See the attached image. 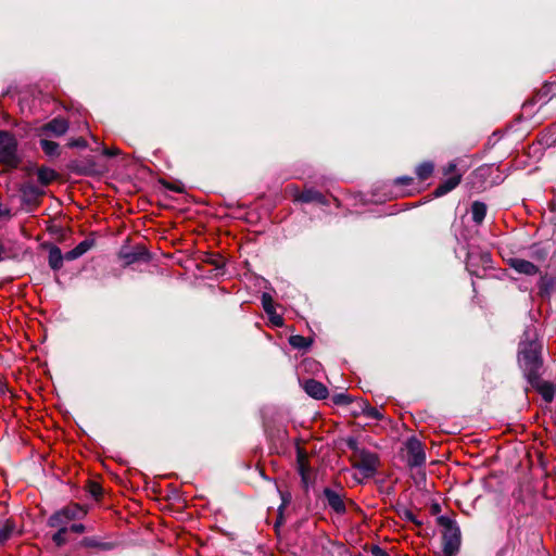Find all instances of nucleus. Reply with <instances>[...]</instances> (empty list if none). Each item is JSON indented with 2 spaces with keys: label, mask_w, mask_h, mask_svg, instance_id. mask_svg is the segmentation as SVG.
<instances>
[{
  "label": "nucleus",
  "mask_w": 556,
  "mask_h": 556,
  "mask_svg": "<svg viewBox=\"0 0 556 556\" xmlns=\"http://www.w3.org/2000/svg\"><path fill=\"white\" fill-rule=\"evenodd\" d=\"M517 364L525 379L543 374L542 343L528 329L518 343Z\"/></svg>",
  "instance_id": "nucleus-1"
},
{
  "label": "nucleus",
  "mask_w": 556,
  "mask_h": 556,
  "mask_svg": "<svg viewBox=\"0 0 556 556\" xmlns=\"http://www.w3.org/2000/svg\"><path fill=\"white\" fill-rule=\"evenodd\" d=\"M21 163L16 136L9 130H0V165L4 166L2 172L15 169Z\"/></svg>",
  "instance_id": "nucleus-2"
},
{
  "label": "nucleus",
  "mask_w": 556,
  "mask_h": 556,
  "mask_svg": "<svg viewBox=\"0 0 556 556\" xmlns=\"http://www.w3.org/2000/svg\"><path fill=\"white\" fill-rule=\"evenodd\" d=\"M437 522L444 529L442 531L443 551H453L454 553H459L462 533L457 522L454 519L443 515L437 518Z\"/></svg>",
  "instance_id": "nucleus-3"
},
{
  "label": "nucleus",
  "mask_w": 556,
  "mask_h": 556,
  "mask_svg": "<svg viewBox=\"0 0 556 556\" xmlns=\"http://www.w3.org/2000/svg\"><path fill=\"white\" fill-rule=\"evenodd\" d=\"M65 166L68 172L79 176H94L101 173V169L92 154L72 159Z\"/></svg>",
  "instance_id": "nucleus-4"
},
{
  "label": "nucleus",
  "mask_w": 556,
  "mask_h": 556,
  "mask_svg": "<svg viewBox=\"0 0 556 556\" xmlns=\"http://www.w3.org/2000/svg\"><path fill=\"white\" fill-rule=\"evenodd\" d=\"M407 453L406 466L410 468L422 467L426 464L427 455L424 443L415 435L407 438L405 442Z\"/></svg>",
  "instance_id": "nucleus-5"
},
{
  "label": "nucleus",
  "mask_w": 556,
  "mask_h": 556,
  "mask_svg": "<svg viewBox=\"0 0 556 556\" xmlns=\"http://www.w3.org/2000/svg\"><path fill=\"white\" fill-rule=\"evenodd\" d=\"M353 467L358 469L365 478H372L380 466L379 455L365 448L358 456L354 457Z\"/></svg>",
  "instance_id": "nucleus-6"
},
{
  "label": "nucleus",
  "mask_w": 556,
  "mask_h": 556,
  "mask_svg": "<svg viewBox=\"0 0 556 556\" xmlns=\"http://www.w3.org/2000/svg\"><path fill=\"white\" fill-rule=\"evenodd\" d=\"M22 204L27 212H34L41 204V198L46 194L43 189L38 188L34 182H25L20 186Z\"/></svg>",
  "instance_id": "nucleus-7"
},
{
  "label": "nucleus",
  "mask_w": 556,
  "mask_h": 556,
  "mask_svg": "<svg viewBox=\"0 0 556 556\" xmlns=\"http://www.w3.org/2000/svg\"><path fill=\"white\" fill-rule=\"evenodd\" d=\"M529 387L538 392L545 403H553L556 396V383L542 379V374L525 379Z\"/></svg>",
  "instance_id": "nucleus-8"
},
{
  "label": "nucleus",
  "mask_w": 556,
  "mask_h": 556,
  "mask_svg": "<svg viewBox=\"0 0 556 556\" xmlns=\"http://www.w3.org/2000/svg\"><path fill=\"white\" fill-rule=\"evenodd\" d=\"M466 269L470 276L481 278L479 267L482 269L492 267V256L489 252H467L466 254Z\"/></svg>",
  "instance_id": "nucleus-9"
},
{
  "label": "nucleus",
  "mask_w": 556,
  "mask_h": 556,
  "mask_svg": "<svg viewBox=\"0 0 556 556\" xmlns=\"http://www.w3.org/2000/svg\"><path fill=\"white\" fill-rule=\"evenodd\" d=\"M118 257L124 261L125 265H131L137 262H149L151 253L142 244H136L135 247L124 244L118 252Z\"/></svg>",
  "instance_id": "nucleus-10"
},
{
  "label": "nucleus",
  "mask_w": 556,
  "mask_h": 556,
  "mask_svg": "<svg viewBox=\"0 0 556 556\" xmlns=\"http://www.w3.org/2000/svg\"><path fill=\"white\" fill-rule=\"evenodd\" d=\"M68 130V122L66 118L58 116L41 125L37 129L38 137H48L50 135L54 137H62Z\"/></svg>",
  "instance_id": "nucleus-11"
},
{
  "label": "nucleus",
  "mask_w": 556,
  "mask_h": 556,
  "mask_svg": "<svg viewBox=\"0 0 556 556\" xmlns=\"http://www.w3.org/2000/svg\"><path fill=\"white\" fill-rule=\"evenodd\" d=\"M261 303L269 323L274 327H282L285 325V319L281 315H278L277 311L275 309V301L268 292L262 293Z\"/></svg>",
  "instance_id": "nucleus-12"
},
{
  "label": "nucleus",
  "mask_w": 556,
  "mask_h": 556,
  "mask_svg": "<svg viewBox=\"0 0 556 556\" xmlns=\"http://www.w3.org/2000/svg\"><path fill=\"white\" fill-rule=\"evenodd\" d=\"M115 547V543L104 542L100 536H86L74 546V549L113 551Z\"/></svg>",
  "instance_id": "nucleus-13"
},
{
  "label": "nucleus",
  "mask_w": 556,
  "mask_h": 556,
  "mask_svg": "<svg viewBox=\"0 0 556 556\" xmlns=\"http://www.w3.org/2000/svg\"><path fill=\"white\" fill-rule=\"evenodd\" d=\"M323 494L327 500L328 506L336 514L344 515L346 513V504L344 503V497L341 494L332 489H329V486H326L323 490Z\"/></svg>",
  "instance_id": "nucleus-14"
},
{
  "label": "nucleus",
  "mask_w": 556,
  "mask_h": 556,
  "mask_svg": "<svg viewBox=\"0 0 556 556\" xmlns=\"http://www.w3.org/2000/svg\"><path fill=\"white\" fill-rule=\"evenodd\" d=\"M41 247L48 250V265L53 270L56 271L62 268L63 261L65 260L64 254H62L61 249L51 243L43 242Z\"/></svg>",
  "instance_id": "nucleus-15"
},
{
  "label": "nucleus",
  "mask_w": 556,
  "mask_h": 556,
  "mask_svg": "<svg viewBox=\"0 0 556 556\" xmlns=\"http://www.w3.org/2000/svg\"><path fill=\"white\" fill-rule=\"evenodd\" d=\"M303 389L306 392V394L314 400H325L328 396V390L327 387L313 378H309L304 381Z\"/></svg>",
  "instance_id": "nucleus-16"
},
{
  "label": "nucleus",
  "mask_w": 556,
  "mask_h": 556,
  "mask_svg": "<svg viewBox=\"0 0 556 556\" xmlns=\"http://www.w3.org/2000/svg\"><path fill=\"white\" fill-rule=\"evenodd\" d=\"M96 244L93 238H86L79 242L73 250L67 251L64 254L65 261H75L86 254Z\"/></svg>",
  "instance_id": "nucleus-17"
},
{
  "label": "nucleus",
  "mask_w": 556,
  "mask_h": 556,
  "mask_svg": "<svg viewBox=\"0 0 556 556\" xmlns=\"http://www.w3.org/2000/svg\"><path fill=\"white\" fill-rule=\"evenodd\" d=\"M462 181V174L457 173L443 180L433 191L435 198H441L454 190Z\"/></svg>",
  "instance_id": "nucleus-18"
},
{
  "label": "nucleus",
  "mask_w": 556,
  "mask_h": 556,
  "mask_svg": "<svg viewBox=\"0 0 556 556\" xmlns=\"http://www.w3.org/2000/svg\"><path fill=\"white\" fill-rule=\"evenodd\" d=\"M508 264L518 274L533 276L539 273V268L534 264L522 258H510Z\"/></svg>",
  "instance_id": "nucleus-19"
},
{
  "label": "nucleus",
  "mask_w": 556,
  "mask_h": 556,
  "mask_svg": "<svg viewBox=\"0 0 556 556\" xmlns=\"http://www.w3.org/2000/svg\"><path fill=\"white\" fill-rule=\"evenodd\" d=\"M295 200L302 203H318L326 205L327 201L325 195L315 189H305L303 192L295 197Z\"/></svg>",
  "instance_id": "nucleus-20"
},
{
  "label": "nucleus",
  "mask_w": 556,
  "mask_h": 556,
  "mask_svg": "<svg viewBox=\"0 0 556 556\" xmlns=\"http://www.w3.org/2000/svg\"><path fill=\"white\" fill-rule=\"evenodd\" d=\"M60 511L67 522L81 519L87 515V510L84 509L79 504H68L62 507Z\"/></svg>",
  "instance_id": "nucleus-21"
},
{
  "label": "nucleus",
  "mask_w": 556,
  "mask_h": 556,
  "mask_svg": "<svg viewBox=\"0 0 556 556\" xmlns=\"http://www.w3.org/2000/svg\"><path fill=\"white\" fill-rule=\"evenodd\" d=\"M16 522L13 518H7L0 528V547L9 542L16 532Z\"/></svg>",
  "instance_id": "nucleus-22"
},
{
  "label": "nucleus",
  "mask_w": 556,
  "mask_h": 556,
  "mask_svg": "<svg viewBox=\"0 0 556 556\" xmlns=\"http://www.w3.org/2000/svg\"><path fill=\"white\" fill-rule=\"evenodd\" d=\"M539 295L548 296L556 291V279L552 276H541L538 282Z\"/></svg>",
  "instance_id": "nucleus-23"
},
{
  "label": "nucleus",
  "mask_w": 556,
  "mask_h": 556,
  "mask_svg": "<svg viewBox=\"0 0 556 556\" xmlns=\"http://www.w3.org/2000/svg\"><path fill=\"white\" fill-rule=\"evenodd\" d=\"M36 172H37L38 182L43 187L49 186L52 181L56 180L59 177V174L54 169L47 167V166H40L36 169Z\"/></svg>",
  "instance_id": "nucleus-24"
},
{
  "label": "nucleus",
  "mask_w": 556,
  "mask_h": 556,
  "mask_svg": "<svg viewBox=\"0 0 556 556\" xmlns=\"http://www.w3.org/2000/svg\"><path fill=\"white\" fill-rule=\"evenodd\" d=\"M470 213L472 223L482 224L485 220L488 206L483 202L475 201L471 204Z\"/></svg>",
  "instance_id": "nucleus-25"
},
{
  "label": "nucleus",
  "mask_w": 556,
  "mask_h": 556,
  "mask_svg": "<svg viewBox=\"0 0 556 556\" xmlns=\"http://www.w3.org/2000/svg\"><path fill=\"white\" fill-rule=\"evenodd\" d=\"M529 250L530 257L536 262H544L551 253V248L542 245L541 243H533Z\"/></svg>",
  "instance_id": "nucleus-26"
},
{
  "label": "nucleus",
  "mask_w": 556,
  "mask_h": 556,
  "mask_svg": "<svg viewBox=\"0 0 556 556\" xmlns=\"http://www.w3.org/2000/svg\"><path fill=\"white\" fill-rule=\"evenodd\" d=\"M313 342L314 340L312 338H306L300 334H294L289 338V344L293 349L299 351L308 350L312 346Z\"/></svg>",
  "instance_id": "nucleus-27"
},
{
  "label": "nucleus",
  "mask_w": 556,
  "mask_h": 556,
  "mask_svg": "<svg viewBox=\"0 0 556 556\" xmlns=\"http://www.w3.org/2000/svg\"><path fill=\"white\" fill-rule=\"evenodd\" d=\"M433 172L434 163L432 161H424L416 167V175L421 181L429 179Z\"/></svg>",
  "instance_id": "nucleus-28"
},
{
  "label": "nucleus",
  "mask_w": 556,
  "mask_h": 556,
  "mask_svg": "<svg viewBox=\"0 0 556 556\" xmlns=\"http://www.w3.org/2000/svg\"><path fill=\"white\" fill-rule=\"evenodd\" d=\"M39 144L41 150H43L45 155L51 157L61 155V149L56 142L48 139H40Z\"/></svg>",
  "instance_id": "nucleus-29"
},
{
  "label": "nucleus",
  "mask_w": 556,
  "mask_h": 556,
  "mask_svg": "<svg viewBox=\"0 0 556 556\" xmlns=\"http://www.w3.org/2000/svg\"><path fill=\"white\" fill-rule=\"evenodd\" d=\"M296 464L299 473L311 471L307 453L300 446L296 448Z\"/></svg>",
  "instance_id": "nucleus-30"
},
{
  "label": "nucleus",
  "mask_w": 556,
  "mask_h": 556,
  "mask_svg": "<svg viewBox=\"0 0 556 556\" xmlns=\"http://www.w3.org/2000/svg\"><path fill=\"white\" fill-rule=\"evenodd\" d=\"M395 511H396V515L401 519H404L406 521H410L414 525H416L417 527H421L422 526V522L420 520H418L416 515L414 513H412L410 509H408V508H406L404 506H400L399 505V506L395 507Z\"/></svg>",
  "instance_id": "nucleus-31"
},
{
  "label": "nucleus",
  "mask_w": 556,
  "mask_h": 556,
  "mask_svg": "<svg viewBox=\"0 0 556 556\" xmlns=\"http://www.w3.org/2000/svg\"><path fill=\"white\" fill-rule=\"evenodd\" d=\"M67 521L65 520L64 516H62L60 509L54 511L47 521V525L50 528H62L66 527Z\"/></svg>",
  "instance_id": "nucleus-32"
},
{
  "label": "nucleus",
  "mask_w": 556,
  "mask_h": 556,
  "mask_svg": "<svg viewBox=\"0 0 556 556\" xmlns=\"http://www.w3.org/2000/svg\"><path fill=\"white\" fill-rule=\"evenodd\" d=\"M361 404L366 409L365 416L367 418H372L374 420H381L383 418V415L376 407H372L367 400L361 399Z\"/></svg>",
  "instance_id": "nucleus-33"
},
{
  "label": "nucleus",
  "mask_w": 556,
  "mask_h": 556,
  "mask_svg": "<svg viewBox=\"0 0 556 556\" xmlns=\"http://www.w3.org/2000/svg\"><path fill=\"white\" fill-rule=\"evenodd\" d=\"M68 529L67 527H62L58 529V531L52 535V542L58 547H62L65 545L68 541L67 539Z\"/></svg>",
  "instance_id": "nucleus-34"
},
{
  "label": "nucleus",
  "mask_w": 556,
  "mask_h": 556,
  "mask_svg": "<svg viewBox=\"0 0 556 556\" xmlns=\"http://www.w3.org/2000/svg\"><path fill=\"white\" fill-rule=\"evenodd\" d=\"M331 402L336 406H348L353 404L354 400L348 393H337L331 396Z\"/></svg>",
  "instance_id": "nucleus-35"
},
{
  "label": "nucleus",
  "mask_w": 556,
  "mask_h": 556,
  "mask_svg": "<svg viewBox=\"0 0 556 556\" xmlns=\"http://www.w3.org/2000/svg\"><path fill=\"white\" fill-rule=\"evenodd\" d=\"M87 490L89 493L93 496L96 501H100L103 496V489L102 486L92 480H88L87 482Z\"/></svg>",
  "instance_id": "nucleus-36"
},
{
  "label": "nucleus",
  "mask_w": 556,
  "mask_h": 556,
  "mask_svg": "<svg viewBox=\"0 0 556 556\" xmlns=\"http://www.w3.org/2000/svg\"><path fill=\"white\" fill-rule=\"evenodd\" d=\"M345 445L353 452V456H358L365 448L359 447L358 440L355 437H349L345 439Z\"/></svg>",
  "instance_id": "nucleus-37"
},
{
  "label": "nucleus",
  "mask_w": 556,
  "mask_h": 556,
  "mask_svg": "<svg viewBox=\"0 0 556 556\" xmlns=\"http://www.w3.org/2000/svg\"><path fill=\"white\" fill-rule=\"evenodd\" d=\"M161 185L166 188L167 190L177 192V193H184L185 192V186L178 181V182H170L167 180L162 179Z\"/></svg>",
  "instance_id": "nucleus-38"
},
{
  "label": "nucleus",
  "mask_w": 556,
  "mask_h": 556,
  "mask_svg": "<svg viewBox=\"0 0 556 556\" xmlns=\"http://www.w3.org/2000/svg\"><path fill=\"white\" fill-rule=\"evenodd\" d=\"M278 493H280V497H281V504H280V506H278V510L285 511L287 506L292 501V494L290 491H283V490H278Z\"/></svg>",
  "instance_id": "nucleus-39"
},
{
  "label": "nucleus",
  "mask_w": 556,
  "mask_h": 556,
  "mask_svg": "<svg viewBox=\"0 0 556 556\" xmlns=\"http://www.w3.org/2000/svg\"><path fill=\"white\" fill-rule=\"evenodd\" d=\"M13 125L18 128L21 137H26L31 131V126L27 122L14 121Z\"/></svg>",
  "instance_id": "nucleus-40"
},
{
  "label": "nucleus",
  "mask_w": 556,
  "mask_h": 556,
  "mask_svg": "<svg viewBox=\"0 0 556 556\" xmlns=\"http://www.w3.org/2000/svg\"><path fill=\"white\" fill-rule=\"evenodd\" d=\"M67 148H72V149H87L88 148V142L85 138L80 137V138H77V139H72L67 142L66 144Z\"/></svg>",
  "instance_id": "nucleus-41"
},
{
  "label": "nucleus",
  "mask_w": 556,
  "mask_h": 556,
  "mask_svg": "<svg viewBox=\"0 0 556 556\" xmlns=\"http://www.w3.org/2000/svg\"><path fill=\"white\" fill-rule=\"evenodd\" d=\"M365 551H369L372 556H390L384 549H382L379 545L365 546Z\"/></svg>",
  "instance_id": "nucleus-42"
},
{
  "label": "nucleus",
  "mask_w": 556,
  "mask_h": 556,
  "mask_svg": "<svg viewBox=\"0 0 556 556\" xmlns=\"http://www.w3.org/2000/svg\"><path fill=\"white\" fill-rule=\"evenodd\" d=\"M414 182V178L410 176H401L395 179V184L399 186H409Z\"/></svg>",
  "instance_id": "nucleus-43"
},
{
  "label": "nucleus",
  "mask_w": 556,
  "mask_h": 556,
  "mask_svg": "<svg viewBox=\"0 0 556 556\" xmlns=\"http://www.w3.org/2000/svg\"><path fill=\"white\" fill-rule=\"evenodd\" d=\"M457 164L455 161L448 162L445 166L442 168L443 175H450L456 170Z\"/></svg>",
  "instance_id": "nucleus-44"
},
{
  "label": "nucleus",
  "mask_w": 556,
  "mask_h": 556,
  "mask_svg": "<svg viewBox=\"0 0 556 556\" xmlns=\"http://www.w3.org/2000/svg\"><path fill=\"white\" fill-rule=\"evenodd\" d=\"M68 532L74 533H84L86 531V527L83 523H74L73 526L68 527Z\"/></svg>",
  "instance_id": "nucleus-45"
},
{
  "label": "nucleus",
  "mask_w": 556,
  "mask_h": 556,
  "mask_svg": "<svg viewBox=\"0 0 556 556\" xmlns=\"http://www.w3.org/2000/svg\"><path fill=\"white\" fill-rule=\"evenodd\" d=\"M365 413H366V409L365 407L361 404V400H358L356 402V407L354 408L353 410V415L355 417H358L359 415H364L365 416Z\"/></svg>",
  "instance_id": "nucleus-46"
},
{
  "label": "nucleus",
  "mask_w": 556,
  "mask_h": 556,
  "mask_svg": "<svg viewBox=\"0 0 556 556\" xmlns=\"http://www.w3.org/2000/svg\"><path fill=\"white\" fill-rule=\"evenodd\" d=\"M299 475L301 477V482L303 484V488L305 490H307L308 483H309V471H305V472H302V473H299Z\"/></svg>",
  "instance_id": "nucleus-47"
},
{
  "label": "nucleus",
  "mask_w": 556,
  "mask_h": 556,
  "mask_svg": "<svg viewBox=\"0 0 556 556\" xmlns=\"http://www.w3.org/2000/svg\"><path fill=\"white\" fill-rule=\"evenodd\" d=\"M285 511H281L278 509V518H276V523H274V527L278 528L279 526L285 523Z\"/></svg>",
  "instance_id": "nucleus-48"
},
{
  "label": "nucleus",
  "mask_w": 556,
  "mask_h": 556,
  "mask_svg": "<svg viewBox=\"0 0 556 556\" xmlns=\"http://www.w3.org/2000/svg\"><path fill=\"white\" fill-rule=\"evenodd\" d=\"M10 256L8 255V249L5 248V245L2 243V251H0V262H3L5 261L7 258H9Z\"/></svg>",
  "instance_id": "nucleus-49"
},
{
  "label": "nucleus",
  "mask_w": 556,
  "mask_h": 556,
  "mask_svg": "<svg viewBox=\"0 0 556 556\" xmlns=\"http://www.w3.org/2000/svg\"><path fill=\"white\" fill-rule=\"evenodd\" d=\"M118 153H119L118 149H113V150L104 149L103 150V155H106V156H114V155H117Z\"/></svg>",
  "instance_id": "nucleus-50"
},
{
  "label": "nucleus",
  "mask_w": 556,
  "mask_h": 556,
  "mask_svg": "<svg viewBox=\"0 0 556 556\" xmlns=\"http://www.w3.org/2000/svg\"><path fill=\"white\" fill-rule=\"evenodd\" d=\"M12 216L11 214V210L9 208H3L0 210V218H10Z\"/></svg>",
  "instance_id": "nucleus-51"
},
{
  "label": "nucleus",
  "mask_w": 556,
  "mask_h": 556,
  "mask_svg": "<svg viewBox=\"0 0 556 556\" xmlns=\"http://www.w3.org/2000/svg\"><path fill=\"white\" fill-rule=\"evenodd\" d=\"M440 511H441V506H440V504H439V503H433V504L431 505V513H432L433 515H437V514H439Z\"/></svg>",
  "instance_id": "nucleus-52"
},
{
  "label": "nucleus",
  "mask_w": 556,
  "mask_h": 556,
  "mask_svg": "<svg viewBox=\"0 0 556 556\" xmlns=\"http://www.w3.org/2000/svg\"><path fill=\"white\" fill-rule=\"evenodd\" d=\"M35 168H36V165L31 164V165L26 166L24 169L27 175H31L35 172Z\"/></svg>",
  "instance_id": "nucleus-53"
},
{
  "label": "nucleus",
  "mask_w": 556,
  "mask_h": 556,
  "mask_svg": "<svg viewBox=\"0 0 556 556\" xmlns=\"http://www.w3.org/2000/svg\"><path fill=\"white\" fill-rule=\"evenodd\" d=\"M458 552H443L444 556H455Z\"/></svg>",
  "instance_id": "nucleus-54"
},
{
  "label": "nucleus",
  "mask_w": 556,
  "mask_h": 556,
  "mask_svg": "<svg viewBox=\"0 0 556 556\" xmlns=\"http://www.w3.org/2000/svg\"><path fill=\"white\" fill-rule=\"evenodd\" d=\"M2 118H3V119H5L7 122H10V121H11V115H10V114H8V113H4V114L2 115Z\"/></svg>",
  "instance_id": "nucleus-55"
},
{
  "label": "nucleus",
  "mask_w": 556,
  "mask_h": 556,
  "mask_svg": "<svg viewBox=\"0 0 556 556\" xmlns=\"http://www.w3.org/2000/svg\"><path fill=\"white\" fill-rule=\"evenodd\" d=\"M260 475H261V477H262L264 480H267V481H268V478L265 476V473H264V470H263V469H260Z\"/></svg>",
  "instance_id": "nucleus-56"
},
{
  "label": "nucleus",
  "mask_w": 556,
  "mask_h": 556,
  "mask_svg": "<svg viewBox=\"0 0 556 556\" xmlns=\"http://www.w3.org/2000/svg\"><path fill=\"white\" fill-rule=\"evenodd\" d=\"M5 390H8V387H7V386H4V387H0V391L5 392Z\"/></svg>",
  "instance_id": "nucleus-57"
},
{
  "label": "nucleus",
  "mask_w": 556,
  "mask_h": 556,
  "mask_svg": "<svg viewBox=\"0 0 556 556\" xmlns=\"http://www.w3.org/2000/svg\"><path fill=\"white\" fill-rule=\"evenodd\" d=\"M3 206L1 205V202H0V210L2 208Z\"/></svg>",
  "instance_id": "nucleus-58"
},
{
  "label": "nucleus",
  "mask_w": 556,
  "mask_h": 556,
  "mask_svg": "<svg viewBox=\"0 0 556 556\" xmlns=\"http://www.w3.org/2000/svg\"><path fill=\"white\" fill-rule=\"evenodd\" d=\"M0 251H1V242H0Z\"/></svg>",
  "instance_id": "nucleus-59"
},
{
  "label": "nucleus",
  "mask_w": 556,
  "mask_h": 556,
  "mask_svg": "<svg viewBox=\"0 0 556 556\" xmlns=\"http://www.w3.org/2000/svg\"><path fill=\"white\" fill-rule=\"evenodd\" d=\"M555 224H556V219H555Z\"/></svg>",
  "instance_id": "nucleus-60"
}]
</instances>
